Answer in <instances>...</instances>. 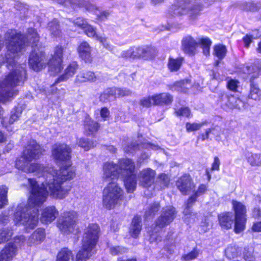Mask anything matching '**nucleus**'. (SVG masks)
Instances as JSON below:
<instances>
[{
  "instance_id": "obj_30",
  "label": "nucleus",
  "mask_w": 261,
  "mask_h": 261,
  "mask_svg": "<svg viewBox=\"0 0 261 261\" xmlns=\"http://www.w3.org/2000/svg\"><path fill=\"white\" fill-rule=\"evenodd\" d=\"M84 127L87 134H93L97 132L99 127L98 123L93 121L89 117H86L84 122Z\"/></svg>"
},
{
  "instance_id": "obj_22",
  "label": "nucleus",
  "mask_w": 261,
  "mask_h": 261,
  "mask_svg": "<svg viewBox=\"0 0 261 261\" xmlns=\"http://www.w3.org/2000/svg\"><path fill=\"white\" fill-rule=\"evenodd\" d=\"M78 51L80 57L86 62L92 61V48L87 42H83L78 47Z\"/></svg>"
},
{
  "instance_id": "obj_39",
  "label": "nucleus",
  "mask_w": 261,
  "mask_h": 261,
  "mask_svg": "<svg viewBox=\"0 0 261 261\" xmlns=\"http://www.w3.org/2000/svg\"><path fill=\"white\" fill-rule=\"evenodd\" d=\"M170 180L168 175L162 173L158 176L156 184L160 185L161 189H164L168 186Z\"/></svg>"
},
{
  "instance_id": "obj_47",
  "label": "nucleus",
  "mask_w": 261,
  "mask_h": 261,
  "mask_svg": "<svg viewBox=\"0 0 261 261\" xmlns=\"http://www.w3.org/2000/svg\"><path fill=\"white\" fill-rule=\"evenodd\" d=\"M84 30L85 33L89 37L91 38H94L96 40H97V37H100L96 32V29L91 25L88 23L83 29Z\"/></svg>"
},
{
  "instance_id": "obj_57",
  "label": "nucleus",
  "mask_w": 261,
  "mask_h": 261,
  "mask_svg": "<svg viewBox=\"0 0 261 261\" xmlns=\"http://www.w3.org/2000/svg\"><path fill=\"white\" fill-rule=\"evenodd\" d=\"M97 41H99L104 47L107 49L109 50L112 51L114 49L113 46L110 45L107 41V39L103 36H100V37H97Z\"/></svg>"
},
{
  "instance_id": "obj_15",
  "label": "nucleus",
  "mask_w": 261,
  "mask_h": 261,
  "mask_svg": "<svg viewBox=\"0 0 261 261\" xmlns=\"http://www.w3.org/2000/svg\"><path fill=\"white\" fill-rule=\"evenodd\" d=\"M103 178L107 181L120 178L118 166L113 162H107L103 167Z\"/></svg>"
},
{
  "instance_id": "obj_27",
  "label": "nucleus",
  "mask_w": 261,
  "mask_h": 261,
  "mask_svg": "<svg viewBox=\"0 0 261 261\" xmlns=\"http://www.w3.org/2000/svg\"><path fill=\"white\" fill-rule=\"evenodd\" d=\"M141 218L139 216H135L129 228V233L132 237L137 238L140 234L142 229Z\"/></svg>"
},
{
  "instance_id": "obj_36",
  "label": "nucleus",
  "mask_w": 261,
  "mask_h": 261,
  "mask_svg": "<svg viewBox=\"0 0 261 261\" xmlns=\"http://www.w3.org/2000/svg\"><path fill=\"white\" fill-rule=\"evenodd\" d=\"M227 49L224 45L219 44L215 45L214 47V55L219 60L223 59L226 56Z\"/></svg>"
},
{
  "instance_id": "obj_2",
  "label": "nucleus",
  "mask_w": 261,
  "mask_h": 261,
  "mask_svg": "<svg viewBox=\"0 0 261 261\" xmlns=\"http://www.w3.org/2000/svg\"><path fill=\"white\" fill-rule=\"evenodd\" d=\"M7 52L2 62L7 63L10 70L5 78L0 82V101L5 102L17 94L14 87L19 85L25 73L24 68L15 61L26 46L22 35L15 30H9L4 35Z\"/></svg>"
},
{
  "instance_id": "obj_52",
  "label": "nucleus",
  "mask_w": 261,
  "mask_h": 261,
  "mask_svg": "<svg viewBox=\"0 0 261 261\" xmlns=\"http://www.w3.org/2000/svg\"><path fill=\"white\" fill-rule=\"evenodd\" d=\"M152 98L153 95L142 98L140 101V105L145 108H149L152 105H155Z\"/></svg>"
},
{
  "instance_id": "obj_1",
  "label": "nucleus",
  "mask_w": 261,
  "mask_h": 261,
  "mask_svg": "<svg viewBox=\"0 0 261 261\" xmlns=\"http://www.w3.org/2000/svg\"><path fill=\"white\" fill-rule=\"evenodd\" d=\"M75 176V168L69 164L63 166L59 171L52 167L46 166L41 176L45 179L43 182L28 179L31 195L27 205L24 206L21 204L18 206L14 218L16 224L22 225L30 229L36 227L38 222V207L46 201L48 194L55 198H65L67 191L62 185L65 181L73 179Z\"/></svg>"
},
{
  "instance_id": "obj_4",
  "label": "nucleus",
  "mask_w": 261,
  "mask_h": 261,
  "mask_svg": "<svg viewBox=\"0 0 261 261\" xmlns=\"http://www.w3.org/2000/svg\"><path fill=\"white\" fill-rule=\"evenodd\" d=\"M99 227L96 224H90L85 229L82 249L76 256V261H86L94 253L93 249L99 238Z\"/></svg>"
},
{
  "instance_id": "obj_55",
  "label": "nucleus",
  "mask_w": 261,
  "mask_h": 261,
  "mask_svg": "<svg viewBox=\"0 0 261 261\" xmlns=\"http://www.w3.org/2000/svg\"><path fill=\"white\" fill-rule=\"evenodd\" d=\"M110 251L112 255H116L125 252L126 251V249L120 246H114L111 247L110 248Z\"/></svg>"
},
{
  "instance_id": "obj_46",
  "label": "nucleus",
  "mask_w": 261,
  "mask_h": 261,
  "mask_svg": "<svg viewBox=\"0 0 261 261\" xmlns=\"http://www.w3.org/2000/svg\"><path fill=\"white\" fill-rule=\"evenodd\" d=\"M7 193L8 188L6 186L0 187V208H2L8 203Z\"/></svg>"
},
{
  "instance_id": "obj_16",
  "label": "nucleus",
  "mask_w": 261,
  "mask_h": 261,
  "mask_svg": "<svg viewBox=\"0 0 261 261\" xmlns=\"http://www.w3.org/2000/svg\"><path fill=\"white\" fill-rule=\"evenodd\" d=\"M132 92L127 89H122L120 88H109L106 89L104 92L100 95V100L106 101L107 100H110L111 97H122L124 96L130 95Z\"/></svg>"
},
{
  "instance_id": "obj_54",
  "label": "nucleus",
  "mask_w": 261,
  "mask_h": 261,
  "mask_svg": "<svg viewBox=\"0 0 261 261\" xmlns=\"http://www.w3.org/2000/svg\"><path fill=\"white\" fill-rule=\"evenodd\" d=\"M259 37L257 35H255L254 33L252 34H247L243 38V42L244 43L245 46L249 47L250 43L252 41L253 39H257Z\"/></svg>"
},
{
  "instance_id": "obj_9",
  "label": "nucleus",
  "mask_w": 261,
  "mask_h": 261,
  "mask_svg": "<svg viewBox=\"0 0 261 261\" xmlns=\"http://www.w3.org/2000/svg\"><path fill=\"white\" fill-rule=\"evenodd\" d=\"M189 3L187 0H177L176 3L172 6L170 11L173 15H179L188 13L191 19H194L201 10V8H191L190 10Z\"/></svg>"
},
{
  "instance_id": "obj_13",
  "label": "nucleus",
  "mask_w": 261,
  "mask_h": 261,
  "mask_svg": "<svg viewBox=\"0 0 261 261\" xmlns=\"http://www.w3.org/2000/svg\"><path fill=\"white\" fill-rule=\"evenodd\" d=\"M178 189L183 194H188L194 188L195 185L191 176L185 174L180 177L176 182Z\"/></svg>"
},
{
  "instance_id": "obj_8",
  "label": "nucleus",
  "mask_w": 261,
  "mask_h": 261,
  "mask_svg": "<svg viewBox=\"0 0 261 261\" xmlns=\"http://www.w3.org/2000/svg\"><path fill=\"white\" fill-rule=\"evenodd\" d=\"M199 44L201 45L204 55H209L212 41L208 38H202L197 41L192 37L187 36L182 40V48L185 53L193 55L196 53V48Z\"/></svg>"
},
{
  "instance_id": "obj_61",
  "label": "nucleus",
  "mask_w": 261,
  "mask_h": 261,
  "mask_svg": "<svg viewBox=\"0 0 261 261\" xmlns=\"http://www.w3.org/2000/svg\"><path fill=\"white\" fill-rule=\"evenodd\" d=\"M207 190V186L205 185L201 184L200 185L197 190L196 191V192L194 193L195 195H196L197 197L199 196L200 195L203 194Z\"/></svg>"
},
{
  "instance_id": "obj_31",
  "label": "nucleus",
  "mask_w": 261,
  "mask_h": 261,
  "mask_svg": "<svg viewBox=\"0 0 261 261\" xmlns=\"http://www.w3.org/2000/svg\"><path fill=\"white\" fill-rule=\"evenodd\" d=\"M233 208L235 212V217H245L246 210L245 205L241 202L233 200L232 201Z\"/></svg>"
},
{
  "instance_id": "obj_29",
  "label": "nucleus",
  "mask_w": 261,
  "mask_h": 261,
  "mask_svg": "<svg viewBox=\"0 0 261 261\" xmlns=\"http://www.w3.org/2000/svg\"><path fill=\"white\" fill-rule=\"evenodd\" d=\"M223 100V101H230V103H225V105L228 106L230 109L237 108L241 109L244 107L243 102L241 99L237 98L233 96H224Z\"/></svg>"
},
{
  "instance_id": "obj_14",
  "label": "nucleus",
  "mask_w": 261,
  "mask_h": 261,
  "mask_svg": "<svg viewBox=\"0 0 261 261\" xmlns=\"http://www.w3.org/2000/svg\"><path fill=\"white\" fill-rule=\"evenodd\" d=\"M156 172L150 168H146L141 171L138 174L139 182L140 186L148 188L153 183Z\"/></svg>"
},
{
  "instance_id": "obj_53",
  "label": "nucleus",
  "mask_w": 261,
  "mask_h": 261,
  "mask_svg": "<svg viewBox=\"0 0 261 261\" xmlns=\"http://www.w3.org/2000/svg\"><path fill=\"white\" fill-rule=\"evenodd\" d=\"M242 9L246 11H256L257 10V5L252 2H243L242 3Z\"/></svg>"
},
{
  "instance_id": "obj_23",
  "label": "nucleus",
  "mask_w": 261,
  "mask_h": 261,
  "mask_svg": "<svg viewBox=\"0 0 261 261\" xmlns=\"http://www.w3.org/2000/svg\"><path fill=\"white\" fill-rule=\"evenodd\" d=\"M45 237V232L44 229L38 228L35 230L29 238L28 243L29 245L40 244L43 241Z\"/></svg>"
},
{
  "instance_id": "obj_32",
  "label": "nucleus",
  "mask_w": 261,
  "mask_h": 261,
  "mask_svg": "<svg viewBox=\"0 0 261 261\" xmlns=\"http://www.w3.org/2000/svg\"><path fill=\"white\" fill-rule=\"evenodd\" d=\"M27 40L28 43L32 45L33 47L37 45L36 43L39 40V36L35 29L32 28L28 29Z\"/></svg>"
},
{
  "instance_id": "obj_34",
  "label": "nucleus",
  "mask_w": 261,
  "mask_h": 261,
  "mask_svg": "<svg viewBox=\"0 0 261 261\" xmlns=\"http://www.w3.org/2000/svg\"><path fill=\"white\" fill-rule=\"evenodd\" d=\"M182 60L181 58L173 59L169 58L168 67L171 71H176L179 70L181 64Z\"/></svg>"
},
{
  "instance_id": "obj_38",
  "label": "nucleus",
  "mask_w": 261,
  "mask_h": 261,
  "mask_svg": "<svg viewBox=\"0 0 261 261\" xmlns=\"http://www.w3.org/2000/svg\"><path fill=\"white\" fill-rule=\"evenodd\" d=\"M239 252V250L238 247H237L235 245H228L225 250V254L226 256L229 258H234L238 256Z\"/></svg>"
},
{
  "instance_id": "obj_5",
  "label": "nucleus",
  "mask_w": 261,
  "mask_h": 261,
  "mask_svg": "<svg viewBox=\"0 0 261 261\" xmlns=\"http://www.w3.org/2000/svg\"><path fill=\"white\" fill-rule=\"evenodd\" d=\"M123 198L122 188L116 182H110L103 189L102 205L108 210L113 209L120 204Z\"/></svg>"
},
{
  "instance_id": "obj_10",
  "label": "nucleus",
  "mask_w": 261,
  "mask_h": 261,
  "mask_svg": "<svg viewBox=\"0 0 261 261\" xmlns=\"http://www.w3.org/2000/svg\"><path fill=\"white\" fill-rule=\"evenodd\" d=\"M71 148L65 144H56L52 147V157L57 162L69 160L71 158Z\"/></svg>"
},
{
  "instance_id": "obj_37",
  "label": "nucleus",
  "mask_w": 261,
  "mask_h": 261,
  "mask_svg": "<svg viewBox=\"0 0 261 261\" xmlns=\"http://www.w3.org/2000/svg\"><path fill=\"white\" fill-rule=\"evenodd\" d=\"M133 50V58H145L148 55L149 49L146 47H132Z\"/></svg>"
},
{
  "instance_id": "obj_17",
  "label": "nucleus",
  "mask_w": 261,
  "mask_h": 261,
  "mask_svg": "<svg viewBox=\"0 0 261 261\" xmlns=\"http://www.w3.org/2000/svg\"><path fill=\"white\" fill-rule=\"evenodd\" d=\"M118 170L120 176H124L133 173L135 171V165L133 161L129 159H122L119 161Z\"/></svg>"
},
{
  "instance_id": "obj_20",
  "label": "nucleus",
  "mask_w": 261,
  "mask_h": 261,
  "mask_svg": "<svg viewBox=\"0 0 261 261\" xmlns=\"http://www.w3.org/2000/svg\"><path fill=\"white\" fill-rule=\"evenodd\" d=\"M197 197L196 195L193 194L187 202L186 208L184 210V213L185 215V221L188 223H193L195 221L196 214L191 212L190 207L196 201Z\"/></svg>"
},
{
  "instance_id": "obj_41",
  "label": "nucleus",
  "mask_w": 261,
  "mask_h": 261,
  "mask_svg": "<svg viewBox=\"0 0 261 261\" xmlns=\"http://www.w3.org/2000/svg\"><path fill=\"white\" fill-rule=\"evenodd\" d=\"M207 124L206 121H203L200 123H190L187 122L186 124V128L188 132H191L199 130L203 126Z\"/></svg>"
},
{
  "instance_id": "obj_35",
  "label": "nucleus",
  "mask_w": 261,
  "mask_h": 261,
  "mask_svg": "<svg viewBox=\"0 0 261 261\" xmlns=\"http://www.w3.org/2000/svg\"><path fill=\"white\" fill-rule=\"evenodd\" d=\"M246 219L245 217H235L234 231L239 233L245 228Z\"/></svg>"
},
{
  "instance_id": "obj_62",
  "label": "nucleus",
  "mask_w": 261,
  "mask_h": 261,
  "mask_svg": "<svg viewBox=\"0 0 261 261\" xmlns=\"http://www.w3.org/2000/svg\"><path fill=\"white\" fill-rule=\"evenodd\" d=\"M133 50L132 49V48H130L127 50L123 51L121 53L120 56L123 58H133Z\"/></svg>"
},
{
  "instance_id": "obj_21",
  "label": "nucleus",
  "mask_w": 261,
  "mask_h": 261,
  "mask_svg": "<svg viewBox=\"0 0 261 261\" xmlns=\"http://www.w3.org/2000/svg\"><path fill=\"white\" fill-rule=\"evenodd\" d=\"M58 212L55 206H51L45 208L41 217V221L43 223H51L56 218Z\"/></svg>"
},
{
  "instance_id": "obj_26",
  "label": "nucleus",
  "mask_w": 261,
  "mask_h": 261,
  "mask_svg": "<svg viewBox=\"0 0 261 261\" xmlns=\"http://www.w3.org/2000/svg\"><path fill=\"white\" fill-rule=\"evenodd\" d=\"M96 79V77L93 72L83 71L76 75L75 83H82L87 82H95Z\"/></svg>"
},
{
  "instance_id": "obj_56",
  "label": "nucleus",
  "mask_w": 261,
  "mask_h": 261,
  "mask_svg": "<svg viewBox=\"0 0 261 261\" xmlns=\"http://www.w3.org/2000/svg\"><path fill=\"white\" fill-rule=\"evenodd\" d=\"M175 113L178 116H185L188 117L190 116L191 112L188 108H181L179 109L176 110Z\"/></svg>"
},
{
  "instance_id": "obj_59",
  "label": "nucleus",
  "mask_w": 261,
  "mask_h": 261,
  "mask_svg": "<svg viewBox=\"0 0 261 261\" xmlns=\"http://www.w3.org/2000/svg\"><path fill=\"white\" fill-rule=\"evenodd\" d=\"M21 111L17 109L14 112H12V114L9 119V123L13 124L20 116Z\"/></svg>"
},
{
  "instance_id": "obj_43",
  "label": "nucleus",
  "mask_w": 261,
  "mask_h": 261,
  "mask_svg": "<svg viewBox=\"0 0 261 261\" xmlns=\"http://www.w3.org/2000/svg\"><path fill=\"white\" fill-rule=\"evenodd\" d=\"M77 144L80 147L84 148L85 150H88L96 145L95 143L89 141L84 138H81L79 139L77 141Z\"/></svg>"
},
{
  "instance_id": "obj_3",
  "label": "nucleus",
  "mask_w": 261,
  "mask_h": 261,
  "mask_svg": "<svg viewBox=\"0 0 261 261\" xmlns=\"http://www.w3.org/2000/svg\"><path fill=\"white\" fill-rule=\"evenodd\" d=\"M44 150L35 140L29 142L23 151L21 156L15 163L16 167L22 171L29 173H34L39 177L42 176L46 168L43 165L37 163H31L38 159Z\"/></svg>"
},
{
  "instance_id": "obj_40",
  "label": "nucleus",
  "mask_w": 261,
  "mask_h": 261,
  "mask_svg": "<svg viewBox=\"0 0 261 261\" xmlns=\"http://www.w3.org/2000/svg\"><path fill=\"white\" fill-rule=\"evenodd\" d=\"M188 81H182L175 83L173 86V89L181 93H186L188 89Z\"/></svg>"
},
{
  "instance_id": "obj_11",
  "label": "nucleus",
  "mask_w": 261,
  "mask_h": 261,
  "mask_svg": "<svg viewBox=\"0 0 261 261\" xmlns=\"http://www.w3.org/2000/svg\"><path fill=\"white\" fill-rule=\"evenodd\" d=\"M47 62L45 59L44 53L42 51L34 49L29 57V64L34 70L40 71L46 65Z\"/></svg>"
},
{
  "instance_id": "obj_48",
  "label": "nucleus",
  "mask_w": 261,
  "mask_h": 261,
  "mask_svg": "<svg viewBox=\"0 0 261 261\" xmlns=\"http://www.w3.org/2000/svg\"><path fill=\"white\" fill-rule=\"evenodd\" d=\"M12 236L11 230L5 229L0 230V244L8 241Z\"/></svg>"
},
{
  "instance_id": "obj_50",
  "label": "nucleus",
  "mask_w": 261,
  "mask_h": 261,
  "mask_svg": "<svg viewBox=\"0 0 261 261\" xmlns=\"http://www.w3.org/2000/svg\"><path fill=\"white\" fill-rule=\"evenodd\" d=\"M199 254V251L197 249H194L190 252L183 255L181 259L184 261H189L196 258Z\"/></svg>"
},
{
  "instance_id": "obj_63",
  "label": "nucleus",
  "mask_w": 261,
  "mask_h": 261,
  "mask_svg": "<svg viewBox=\"0 0 261 261\" xmlns=\"http://www.w3.org/2000/svg\"><path fill=\"white\" fill-rule=\"evenodd\" d=\"M74 23L75 25L83 29L84 27L87 24V22L81 18H77L74 21Z\"/></svg>"
},
{
  "instance_id": "obj_33",
  "label": "nucleus",
  "mask_w": 261,
  "mask_h": 261,
  "mask_svg": "<svg viewBox=\"0 0 261 261\" xmlns=\"http://www.w3.org/2000/svg\"><path fill=\"white\" fill-rule=\"evenodd\" d=\"M56 261H73V254L70 250L63 249L58 253Z\"/></svg>"
},
{
  "instance_id": "obj_51",
  "label": "nucleus",
  "mask_w": 261,
  "mask_h": 261,
  "mask_svg": "<svg viewBox=\"0 0 261 261\" xmlns=\"http://www.w3.org/2000/svg\"><path fill=\"white\" fill-rule=\"evenodd\" d=\"M244 258L246 261H255V257L254 255V251L252 247L245 249Z\"/></svg>"
},
{
  "instance_id": "obj_24",
  "label": "nucleus",
  "mask_w": 261,
  "mask_h": 261,
  "mask_svg": "<svg viewBox=\"0 0 261 261\" xmlns=\"http://www.w3.org/2000/svg\"><path fill=\"white\" fill-rule=\"evenodd\" d=\"M153 100L155 105H169L173 100V97L168 93H162L153 95Z\"/></svg>"
},
{
  "instance_id": "obj_28",
  "label": "nucleus",
  "mask_w": 261,
  "mask_h": 261,
  "mask_svg": "<svg viewBox=\"0 0 261 261\" xmlns=\"http://www.w3.org/2000/svg\"><path fill=\"white\" fill-rule=\"evenodd\" d=\"M77 69V64L76 63L73 62L70 64L66 69L64 74L58 78L57 81L55 83V84H57L62 81H66L70 77L72 76L74 74Z\"/></svg>"
},
{
  "instance_id": "obj_18",
  "label": "nucleus",
  "mask_w": 261,
  "mask_h": 261,
  "mask_svg": "<svg viewBox=\"0 0 261 261\" xmlns=\"http://www.w3.org/2000/svg\"><path fill=\"white\" fill-rule=\"evenodd\" d=\"M17 249L15 245L8 244L0 252V261H10L15 256Z\"/></svg>"
},
{
  "instance_id": "obj_7",
  "label": "nucleus",
  "mask_w": 261,
  "mask_h": 261,
  "mask_svg": "<svg viewBox=\"0 0 261 261\" xmlns=\"http://www.w3.org/2000/svg\"><path fill=\"white\" fill-rule=\"evenodd\" d=\"M77 218V213L75 211L64 212L58 218L57 226L65 235L73 233L75 230Z\"/></svg>"
},
{
  "instance_id": "obj_60",
  "label": "nucleus",
  "mask_w": 261,
  "mask_h": 261,
  "mask_svg": "<svg viewBox=\"0 0 261 261\" xmlns=\"http://www.w3.org/2000/svg\"><path fill=\"white\" fill-rule=\"evenodd\" d=\"M239 82L237 80L231 79L227 82V88L232 91H236L238 88Z\"/></svg>"
},
{
  "instance_id": "obj_45",
  "label": "nucleus",
  "mask_w": 261,
  "mask_h": 261,
  "mask_svg": "<svg viewBox=\"0 0 261 261\" xmlns=\"http://www.w3.org/2000/svg\"><path fill=\"white\" fill-rule=\"evenodd\" d=\"M48 28L51 35L54 36H58L60 34L59 26L57 20H54L48 24Z\"/></svg>"
},
{
  "instance_id": "obj_12",
  "label": "nucleus",
  "mask_w": 261,
  "mask_h": 261,
  "mask_svg": "<svg viewBox=\"0 0 261 261\" xmlns=\"http://www.w3.org/2000/svg\"><path fill=\"white\" fill-rule=\"evenodd\" d=\"M63 48L61 46H57L55 48L54 55L47 62L49 70L53 73H58L63 68L62 55Z\"/></svg>"
},
{
  "instance_id": "obj_58",
  "label": "nucleus",
  "mask_w": 261,
  "mask_h": 261,
  "mask_svg": "<svg viewBox=\"0 0 261 261\" xmlns=\"http://www.w3.org/2000/svg\"><path fill=\"white\" fill-rule=\"evenodd\" d=\"M246 69L248 70L247 73L250 75L251 80L256 78L258 76V69L254 67H246Z\"/></svg>"
},
{
  "instance_id": "obj_44",
  "label": "nucleus",
  "mask_w": 261,
  "mask_h": 261,
  "mask_svg": "<svg viewBox=\"0 0 261 261\" xmlns=\"http://www.w3.org/2000/svg\"><path fill=\"white\" fill-rule=\"evenodd\" d=\"M160 208V204L158 202H154L149 205L148 209L145 212V217L149 218L152 217L159 211Z\"/></svg>"
},
{
  "instance_id": "obj_42",
  "label": "nucleus",
  "mask_w": 261,
  "mask_h": 261,
  "mask_svg": "<svg viewBox=\"0 0 261 261\" xmlns=\"http://www.w3.org/2000/svg\"><path fill=\"white\" fill-rule=\"evenodd\" d=\"M247 161L251 166H259L261 165V153L250 154L247 155Z\"/></svg>"
},
{
  "instance_id": "obj_19",
  "label": "nucleus",
  "mask_w": 261,
  "mask_h": 261,
  "mask_svg": "<svg viewBox=\"0 0 261 261\" xmlns=\"http://www.w3.org/2000/svg\"><path fill=\"white\" fill-rule=\"evenodd\" d=\"M219 223L223 229H229L233 223V215L231 212L221 213L218 215Z\"/></svg>"
},
{
  "instance_id": "obj_25",
  "label": "nucleus",
  "mask_w": 261,
  "mask_h": 261,
  "mask_svg": "<svg viewBox=\"0 0 261 261\" xmlns=\"http://www.w3.org/2000/svg\"><path fill=\"white\" fill-rule=\"evenodd\" d=\"M120 178H123L124 185L127 192L132 193L136 189L137 179L136 176L134 173L130 175L121 176Z\"/></svg>"
},
{
  "instance_id": "obj_49",
  "label": "nucleus",
  "mask_w": 261,
  "mask_h": 261,
  "mask_svg": "<svg viewBox=\"0 0 261 261\" xmlns=\"http://www.w3.org/2000/svg\"><path fill=\"white\" fill-rule=\"evenodd\" d=\"M261 96V91L255 85H252L251 87L249 97L254 100H259Z\"/></svg>"
},
{
  "instance_id": "obj_6",
  "label": "nucleus",
  "mask_w": 261,
  "mask_h": 261,
  "mask_svg": "<svg viewBox=\"0 0 261 261\" xmlns=\"http://www.w3.org/2000/svg\"><path fill=\"white\" fill-rule=\"evenodd\" d=\"M176 211L174 207L167 206L163 208L160 217L155 222V227L150 234V242H160L162 240V237L158 234L159 229L166 226L172 222L175 217Z\"/></svg>"
},
{
  "instance_id": "obj_64",
  "label": "nucleus",
  "mask_w": 261,
  "mask_h": 261,
  "mask_svg": "<svg viewBox=\"0 0 261 261\" xmlns=\"http://www.w3.org/2000/svg\"><path fill=\"white\" fill-rule=\"evenodd\" d=\"M110 15V12L108 11H105L100 12L99 14H97V17L101 20L107 19Z\"/></svg>"
}]
</instances>
